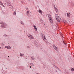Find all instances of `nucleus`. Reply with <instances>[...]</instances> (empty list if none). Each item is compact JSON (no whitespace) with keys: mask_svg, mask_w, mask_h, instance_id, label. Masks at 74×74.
Returning <instances> with one entry per match:
<instances>
[{"mask_svg":"<svg viewBox=\"0 0 74 74\" xmlns=\"http://www.w3.org/2000/svg\"><path fill=\"white\" fill-rule=\"evenodd\" d=\"M27 48H30V47L29 46H28L27 47Z\"/></svg>","mask_w":74,"mask_h":74,"instance_id":"bb28decb","label":"nucleus"},{"mask_svg":"<svg viewBox=\"0 0 74 74\" xmlns=\"http://www.w3.org/2000/svg\"><path fill=\"white\" fill-rule=\"evenodd\" d=\"M42 36V37L43 38V40H44L45 42H47V40L46 39V38H45V35L44 34H42L41 35Z\"/></svg>","mask_w":74,"mask_h":74,"instance_id":"20e7f679","label":"nucleus"},{"mask_svg":"<svg viewBox=\"0 0 74 74\" xmlns=\"http://www.w3.org/2000/svg\"><path fill=\"white\" fill-rule=\"evenodd\" d=\"M67 15L68 17H69V18L70 17V13H68Z\"/></svg>","mask_w":74,"mask_h":74,"instance_id":"9b49d317","label":"nucleus"},{"mask_svg":"<svg viewBox=\"0 0 74 74\" xmlns=\"http://www.w3.org/2000/svg\"><path fill=\"white\" fill-rule=\"evenodd\" d=\"M30 64L31 66H34V64H33L32 63H31Z\"/></svg>","mask_w":74,"mask_h":74,"instance_id":"a211bd4d","label":"nucleus"},{"mask_svg":"<svg viewBox=\"0 0 74 74\" xmlns=\"http://www.w3.org/2000/svg\"><path fill=\"white\" fill-rule=\"evenodd\" d=\"M5 48H7V49H11V47L10 46H5Z\"/></svg>","mask_w":74,"mask_h":74,"instance_id":"0eeeda50","label":"nucleus"},{"mask_svg":"<svg viewBox=\"0 0 74 74\" xmlns=\"http://www.w3.org/2000/svg\"><path fill=\"white\" fill-rule=\"evenodd\" d=\"M7 4H8V7L11 4L9 2H7Z\"/></svg>","mask_w":74,"mask_h":74,"instance_id":"f8f14e48","label":"nucleus"},{"mask_svg":"<svg viewBox=\"0 0 74 74\" xmlns=\"http://www.w3.org/2000/svg\"><path fill=\"white\" fill-rule=\"evenodd\" d=\"M1 45L2 46H4V44L3 43L1 44Z\"/></svg>","mask_w":74,"mask_h":74,"instance_id":"a878e982","label":"nucleus"},{"mask_svg":"<svg viewBox=\"0 0 74 74\" xmlns=\"http://www.w3.org/2000/svg\"><path fill=\"white\" fill-rule=\"evenodd\" d=\"M47 16L49 19V21H50L51 23H53V20L51 18V16L50 14H47Z\"/></svg>","mask_w":74,"mask_h":74,"instance_id":"f03ea898","label":"nucleus"},{"mask_svg":"<svg viewBox=\"0 0 74 74\" xmlns=\"http://www.w3.org/2000/svg\"><path fill=\"white\" fill-rule=\"evenodd\" d=\"M31 59L32 60H34V57L33 56H32L31 57Z\"/></svg>","mask_w":74,"mask_h":74,"instance_id":"ddd939ff","label":"nucleus"},{"mask_svg":"<svg viewBox=\"0 0 74 74\" xmlns=\"http://www.w3.org/2000/svg\"><path fill=\"white\" fill-rule=\"evenodd\" d=\"M0 3L1 4V5H2V6H3V7H4V6L3 5V3H2V2H1V1H0Z\"/></svg>","mask_w":74,"mask_h":74,"instance_id":"4468645a","label":"nucleus"},{"mask_svg":"<svg viewBox=\"0 0 74 74\" xmlns=\"http://www.w3.org/2000/svg\"><path fill=\"white\" fill-rule=\"evenodd\" d=\"M0 23L1 25H1V27H4V28H6L7 26V24H6L5 23H3V22H1Z\"/></svg>","mask_w":74,"mask_h":74,"instance_id":"f257e3e1","label":"nucleus"},{"mask_svg":"<svg viewBox=\"0 0 74 74\" xmlns=\"http://www.w3.org/2000/svg\"><path fill=\"white\" fill-rule=\"evenodd\" d=\"M64 44H65V45H66V46L67 45V44L66 43H64Z\"/></svg>","mask_w":74,"mask_h":74,"instance_id":"b1692460","label":"nucleus"},{"mask_svg":"<svg viewBox=\"0 0 74 74\" xmlns=\"http://www.w3.org/2000/svg\"><path fill=\"white\" fill-rule=\"evenodd\" d=\"M29 67H30V68H32V66H29Z\"/></svg>","mask_w":74,"mask_h":74,"instance_id":"2f4dec72","label":"nucleus"},{"mask_svg":"<svg viewBox=\"0 0 74 74\" xmlns=\"http://www.w3.org/2000/svg\"><path fill=\"white\" fill-rule=\"evenodd\" d=\"M56 71L57 72H58V71Z\"/></svg>","mask_w":74,"mask_h":74,"instance_id":"473e14b6","label":"nucleus"},{"mask_svg":"<svg viewBox=\"0 0 74 74\" xmlns=\"http://www.w3.org/2000/svg\"><path fill=\"white\" fill-rule=\"evenodd\" d=\"M5 12V11H4L3 12H2V13H3V14H4Z\"/></svg>","mask_w":74,"mask_h":74,"instance_id":"4be33fe9","label":"nucleus"},{"mask_svg":"<svg viewBox=\"0 0 74 74\" xmlns=\"http://www.w3.org/2000/svg\"><path fill=\"white\" fill-rule=\"evenodd\" d=\"M41 22H43V21H41Z\"/></svg>","mask_w":74,"mask_h":74,"instance_id":"7c9ffc66","label":"nucleus"},{"mask_svg":"<svg viewBox=\"0 0 74 74\" xmlns=\"http://www.w3.org/2000/svg\"><path fill=\"white\" fill-rule=\"evenodd\" d=\"M64 23H66V22H67L66 21V20H64Z\"/></svg>","mask_w":74,"mask_h":74,"instance_id":"412c9836","label":"nucleus"},{"mask_svg":"<svg viewBox=\"0 0 74 74\" xmlns=\"http://www.w3.org/2000/svg\"><path fill=\"white\" fill-rule=\"evenodd\" d=\"M21 24H22L23 25H24L25 24L24 23H23V21H21Z\"/></svg>","mask_w":74,"mask_h":74,"instance_id":"f3484780","label":"nucleus"},{"mask_svg":"<svg viewBox=\"0 0 74 74\" xmlns=\"http://www.w3.org/2000/svg\"><path fill=\"white\" fill-rule=\"evenodd\" d=\"M8 7H9L10 8H11V9H12L13 8V6L12 5H10Z\"/></svg>","mask_w":74,"mask_h":74,"instance_id":"1a4fd4ad","label":"nucleus"},{"mask_svg":"<svg viewBox=\"0 0 74 74\" xmlns=\"http://www.w3.org/2000/svg\"><path fill=\"white\" fill-rule=\"evenodd\" d=\"M55 18H56V19L59 16H58V14H55Z\"/></svg>","mask_w":74,"mask_h":74,"instance_id":"6e6552de","label":"nucleus"},{"mask_svg":"<svg viewBox=\"0 0 74 74\" xmlns=\"http://www.w3.org/2000/svg\"><path fill=\"white\" fill-rule=\"evenodd\" d=\"M14 15H15V14H16V12H14Z\"/></svg>","mask_w":74,"mask_h":74,"instance_id":"c85d7f7f","label":"nucleus"},{"mask_svg":"<svg viewBox=\"0 0 74 74\" xmlns=\"http://www.w3.org/2000/svg\"><path fill=\"white\" fill-rule=\"evenodd\" d=\"M61 20V18H60V17H59V16L57 18H56V20L57 21H58V22H60V21Z\"/></svg>","mask_w":74,"mask_h":74,"instance_id":"423d86ee","label":"nucleus"},{"mask_svg":"<svg viewBox=\"0 0 74 74\" xmlns=\"http://www.w3.org/2000/svg\"><path fill=\"white\" fill-rule=\"evenodd\" d=\"M23 54L22 53H21L20 54V56H23Z\"/></svg>","mask_w":74,"mask_h":74,"instance_id":"dca6fc26","label":"nucleus"},{"mask_svg":"<svg viewBox=\"0 0 74 74\" xmlns=\"http://www.w3.org/2000/svg\"><path fill=\"white\" fill-rule=\"evenodd\" d=\"M53 45L54 49H55V50H56L57 52L58 51V50H59L58 47H57L56 46H55V44H53Z\"/></svg>","mask_w":74,"mask_h":74,"instance_id":"7ed1b4c3","label":"nucleus"},{"mask_svg":"<svg viewBox=\"0 0 74 74\" xmlns=\"http://www.w3.org/2000/svg\"><path fill=\"white\" fill-rule=\"evenodd\" d=\"M3 36H4V37H6V36H7V35L5 34V35H3Z\"/></svg>","mask_w":74,"mask_h":74,"instance_id":"393cba45","label":"nucleus"},{"mask_svg":"<svg viewBox=\"0 0 74 74\" xmlns=\"http://www.w3.org/2000/svg\"><path fill=\"white\" fill-rule=\"evenodd\" d=\"M72 70H73L74 71V69H73V68H72Z\"/></svg>","mask_w":74,"mask_h":74,"instance_id":"c756f323","label":"nucleus"},{"mask_svg":"<svg viewBox=\"0 0 74 74\" xmlns=\"http://www.w3.org/2000/svg\"><path fill=\"white\" fill-rule=\"evenodd\" d=\"M29 11H28L27 12V15H29Z\"/></svg>","mask_w":74,"mask_h":74,"instance_id":"aec40b11","label":"nucleus"},{"mask_svg":"<svg viewBox=\"0 0 74 74\" xmlns=\"http://www.w3.org/2000/svg\"><path fill=\"white\" fill-rule=\"evenodd\" d=\"M33 27L34 28L35 30H36V31H37V27H36V26L35 25H34Z\"/></svg>","mask_w":74,"mask_h":74,"instance_id":"9d476101","label":"nucleus"},{"mask_svg":"<svg viewBox=\"0 0 74 74\" xmlns=\"http://www.w3.org/2000/svg\"><path fill=\"white\" fill-rule=\"evenodd\" d=\"M53 67H55L56 66H55V64H53Z\"/></svg>","mask_w":74,"mask_h":74,"instance_id":"cd10ccee","label":"nucleus"},{"mask_svg":"<svg viewBox=\"0 0 74 74\" xmlns=\"http://www.w3.org/2000/svg\"><path fill=\"white\" fill-rule=\"evenodd\" d=\"M38 12L39 13H40V14H42V11H41V10H39Z\"/></svg>","mask_w":74,"mask_h":74,"instance_id":"2eb2a0df","label":"nucleus"},{"mask_svg":"<svg viewBox=\"0 0 74 74\" xmlns=\"http://www.w3.org/2000/svg\"><path fill=\"white\" fill-rule=\"evenodd\" d=\"M56 12H58V10L56 8Z\"/></svg>","mask_w":74,"mask_h":74,"instance_id":"6ab92c4d","label":"nucleus"},{"mask_svg":"<svg viewBox=\"0 0 74 74\" xmlns=\"http://www.w3.org/2000/svg\"><path fill=\"white\" fill-rule=\"evenodd\" d=\"M1 48V47H0V49Z\"/></svg>","mask_w":74,"mask_h":74,"instance_id":"72a5a7b5","label":"nucleus"},{"mask_svg":"<svg viewBox=\"0 0 74 74\" xmlns=\"http://www.w3.org/2000/svg\"><path fill=\"white\" fill-rule=\"evenodd\" d=\"M55 67H56V69H58V70H59V68L58 67V66H56Z\"/></svg>","mask_w":74,"mask_h":74,"instance_id":"5701e85b","label":"nucleus"},{"mask_svg":"<svg viewBox=\"0 0 74 74\" xmlns=\"http://www.w3.org/2000/svg\"><path fill=\"white\" fill-rule=\"evenodd\" d=\"M28 37L30 39H33L34 38L33 37L32 38V35H30L29 34H28L27 35Z\"/></svg>","mask_w":74,"mask_h":74,"instance_id":"39448f33","label":"nucleus"}]
</instances>
